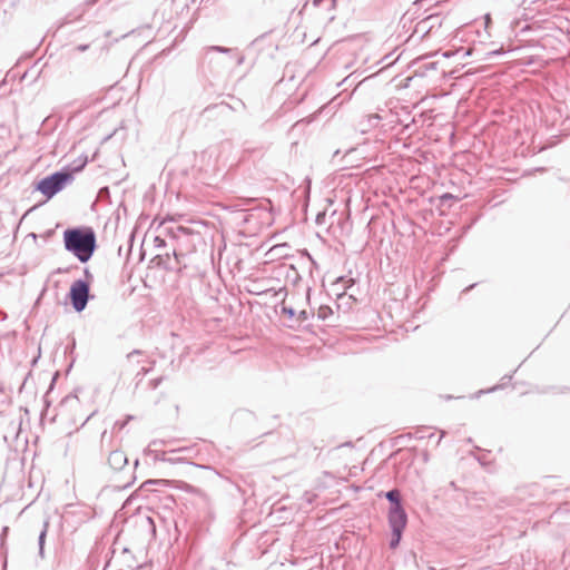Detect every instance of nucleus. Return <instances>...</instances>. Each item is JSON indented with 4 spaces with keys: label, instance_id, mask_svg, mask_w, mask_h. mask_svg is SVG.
Returning <instances> with one entry per match:
<instances>
[{
    "label": "nucleus",
    "instance_id": "nucleus-3",
    "mask_svg": "<svg viewBox=\"0 0 570 570\" xmlns=\"http://www.w3.org/2000/svg\"><path fill=\"white\" fill-rule=\"evenodd\" d=\"M70 298L72 306L76 311H82L88 302L89 285L83 281H76L72 283L70 288Z\"/></svg>",
    "mask_w": 570,
    "mask_h": 570
},
{
    "label": "nucleus",
    "instance_id": "nucleus-6",
    "mask_svg": "<svg viewBox=\"0 0 570 570\" xmlns=\"http://www.w3.org/2000/svg\"><path fill=\"white\" fill-rule=\"evenodd\" d=\"M386 498L394 503V505L401 504L400 503V493L396 490L389 491L386 493Z\"/></svg>",
    "mask_w": 570,
    "mask_h": 570
},
{
    "label": "nucleus",
    "instance_id": "nucleus-9",
    "mask_svg": "<svg viewBox=\"0 0 570 570\" xmlns=\"http://www.w3.org/2000/svg\"><path fill=\"white\" fill-rule=\"evenodd\" d=\"M138 355H140V352H134V353L128 355V358L131 360V358H134L135 356H138Z\"/></svg>",
    "mask_w": 570,
    "mask_h": 570
},
{
    "label": "nucleus",
    "instance_id": "nucleus-2",
    "mask_svg": "<svg viewBox=\"0 0 570 570\" xmlns=\"http://www.w3.org/2000/svg\"><path fill=\"white\" fill-rule=\"evenodd\" d=\"M69 178L70 176L68 174L56 173L43 178L38 184V190H40L46 197L50 198L62 188L63 184Z\"/></svg>",
    "mask_w": 570,
    "mask_h": 570
},
{
    "label": "nucleus",
    "instance_id": "nucleus-10",
    "mask_svg": "<svg viewBox=\"0 0 570 570\" xmlns=\"http://www.w3.org/2000/svg\"><path fill=\"white\" fill-rule=\"evenodd\" d=\"M485 21H487V23H489L491 21L490 14L485 16Z\"/></svg>",
    "mask_w": 570,
    "mask_h": 570
},
{
    "label": "nucleus",
    "instance_id": "nucleus-11",
    "mask_svg": "<svg viewBox=\"0 0 570 570\" xmlns=\"http://www.w3.org/2000/svg\"><path fill=\"white\" fill-rule=\"evenodd\" d=\"M159 482H160V483H164L165 481H164V480H160Z\"/></svg>",
    "mask_w": 570,
    "mask_h": 570
},
{
    "label": "nucleus",
    "instance_id": "nucleus-4",
    "mask_svg": "<svg viewBox=\"0 0 570 570\" xmlns=\"http://www.w3.org/2000/svg\"><path fill=\"white\" fill-rule=\"evenodd\" d=\"M389 521L393 531V534L396 537V541H400L402 531L406 525V514L401 504L393 505L389 513Z\"/></svg>",
    "mask_w": 570,
    "mask_h": 570
},
{
    "label": "nucleus",
    "instance_id": "nucleus-8",
    "mask_svg": "<svg viewBox=\"0 0 570 570\" xmlns=\"http://www.w3.org/2000/svg\"><path fill=\"white\" fill-rule=\"evenodd\" d=\"M400 541H396V537L393 534V539L391 541V547L395 548L399 544Z\"/></svg>",
    "mask_w": 570,
    "mask_h": 570
},
{
    "label": "nucleus",
    "instance_id": "nucleus-7",
    "mask_svg": "<svg viewBox=\"0 0 570 570\" xmlns=\"http://www.w3.org/2000/svg\"><path fill=\"white\" fill-rule=\"evenodd\" d=\"M332 314V309L328 306H321L317 311V315L320 318H326Z\"/></svg>",
    "mask_w": 570,
    "mask_h": 570
},
{
    "label": "nucleus",
    "instance_id": "nucleus-1",
    "mask_svg": "<svg viewBox=\"0 0 570 570\" xmlns=\"http://www.w3.org/2000/svg\"><path fill=\"white\" fill-rule=\"evenodd\" d=\"M65 246L82 263L87 262L96 247L95 234L91 230L67 229L63 233Z\"/></svg>",
    "mask_w": 570,
    "mask_h": 570
},
{
    "label": "nucleus",
    "instance_id": "nucleus-5",
    "mask_svg": "<svg viewBox=\"0 0 570 570\" xmlns=\"http://www.w3.org/2000/svg\"><path fill=\"white\" fill-rule=\"evenodd\" d=\"M282 311L289 318L306 320V312L304 308L294 306V296H286L282 302Z\"/></svg>",
    "mask_w": 570,
    "mask_h": 570
}]
</instances>
